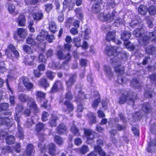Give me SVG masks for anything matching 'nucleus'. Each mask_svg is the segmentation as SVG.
<instances>
[{
	"label": "nucleus",
	"instance_id": "nucleus-1",
	"mask_svg": "<svg viewBox=\"0 0 156 156\" xmlns=\"http://www.w3.org/2000/svg\"><path fill=\"white\" fill-rule=\"evenodd\" d=\"M144 28L140 26L133 32V34L136 37H139L138 41L140 44L142 46H145L148 44L150 40L156 42V29L154 32L149 33V36L146 35V33Z\"/></svg>",
	"mask_w": 156,
	"mask_h": 156
},
{
	"label": "nucleus",
	"instance_id": "nucleus-2",
	"mask_svg": "<svg viewBox=\"0 0 156 156\" xmlns=\"http://www.w3.org/2000/svg\"><path fill=\"white\" fill-rule=\"evenodd\" d=\"M57 54L59 58L60 59H65L66 61L60 66H59V64L56 65L55 63L53 62L52 63V65L50 63L49 64V66L53 69H58L61 68H64L66 69H68V66L67 65V63L71 58L69 54L68 53L66 56H64L62 52L61 51H58Z\"/></svg>",
	"mask_w": 156,
	"mask_h": 156
},
{
	"label": "nucleus",
	"instance_id": "nucleus-3",
	"mask_svg": "<svg viewBox=\"0 0 156 156\" xmlns=\"http://www.w3.org/2000/svg\"><path fill=\"white\" fill-rule=\"evenodd\" d=\"M110 63L114 67L115 70L116 72L118 73V82L120 84H122L123 83V79L122 76H121L124 73V70L123 68H121L120 66L121 64L120 62L114 58L112 59V58L110 60Z\"/></svg>",
	"mask_w": 156,
	"mask_h": 156
},
{
	"label": "nucleus",
	"instance_id": "nucleus-4",
	"mask_svg": "<svg viewBox=\"0 0 156 156\" xmlns=\"http://www.w3.org/2000/svg\"><path fill=\"white\" fill-rule=\"evenodd\" d=\"M23 109V107L22 106L18 105L16 109V115L15 116V119L16 121L18 124V132L16 136L21 139L23 138L24 135L22 129L20 125L19 119L20 118L21 112Z\"/></svg>",
	"mask_w": 156,
	"mask_h": 156
},
{
	"label": "nucleus",
	"instance_id": "nucleus-5",
	"mask_svg": "<svg viewBox=\"0 0 156 156\" xmlns=\"http://www.w3.org/2000/svg\"><path fill=\"white\" fill-rule=\"evenodd\" d=\"M18 99L21 102H25L27 101V105L30 108H33L35 110L37 109V106L34 99L28 95L23 94H20L18 95Z\"/></svg>",
	"mask_w": 156,
	"mask_h": 156
},
{
	"label": "nucleus",
	"instance_id": "nucleus-6",
	"mask_svg": "<svg viewBox=\"0 0 156 156\" xmlns=\"http://www.w3.org/2000/svg\"><path fill=\"white\" fill-rule=\"evenodd\" d=\"M130 36L131 34L129 32L125 31L121 34V38L122 40L124 41V44L128 49L130 51H132L134 48V46L128 41L130 38Z\"/></svg>",
	"mask_w": 156,
	"mask_h": 156
},
{
	"label": "nucleus",
	"instance_id": "nucleus-7",
	"mask_svg": "<svg viewBox=\"0 0 156 156\" xmlns=\"http://www.w3.org/2000/svg\"><path fill=\"white\" fill-rule=\"evenodd\" d=\"M46 39L49 42H51L54 39V36L52 35H49L48 32L44 30H41L40 33L37 37V39L38 41L41 42L43 40Z\"/></svg>",
	"mask_w": 156,
	"mask_h": 156
},
{
	"label": "nucleus",
	"instance_id": "nucleus-8",
	"mask_svg": "<svg viewBox=\"0 0 156 156\" xmlns=\"http://www.w3.org/2000/svg\"><path fill=\"white\" fill-rule=\"evenodd\" d=\"M45 129V125L43 123L39 122L36 125V131L39 135V140L41 141H43L44 140L45 137L46 135L43 133H41L40 135V132L43 131Z\"/></svg>",
	"mask_w": 156,
	"mask_h": 156
},
{
	"label": "nucleus",
	"instance_id": "nucleus-9",
	"mask_svg": "<svg viewBox=\"0 0 156 156\" xmlns=\"http://www.w3.org/2000/svg\"><path fill=\"white\" fill-rule=\"evenodd\" d=\"M115 14L113 12L111 14H108L105 15L103 13H100L98 16V18L102 21H106L108 22H111L114 19Z\"/></svg>",
	"mask_w": 156,
	"mask_h": 156
},
{
	"label": "nucleus",
	"instance_id": "nucleus-10",
	"mask_svg": "<svg viewBox=\"0 0 156 156\" xmlns=\"http://www.w3.org/2000/svg\"><path fill=\"white\" fill-rule=\"evenodd\" d=\"M118 48L116 47L111 46H107L106 48L105 53L108 55H117L119 53L117 51Z\"/></svg>",
	"mask_w": 156,
	"mask_h": 156
},
{
	"label": "nucleus",
	"instance_id": "nucleus-11",
	"mask_svg": "<svg viewBox=\"0 0 156 156\" xmlns=\"http://www.w3.org/2000/svg\"><path fill=\"white\" fill-rule=\"evenodd\" d=\"M83 93L82 91H80L78 95L79 97L76 100L78 104V107L77 109V112H81L83 109V108L82 107L81 104V102L83 98H86L85 95L83 94Z\"/></svg>",
	"mask_w": 156,
	"mask_h": 156
},
{
	"label": "nucleus",
	"instance_id": "nucleus-12",
	"mask_svg": "<svg viewBox=\"0 0 156 156\" xmlns=\"http://www.w3.org/2000/svg\"><path fill=\"white\" fill-rule=\"evenodd\" d=\"M84 133L87 137V143L91 144L93 142V139L95 133L89 129H85Z\"/></svg>",
	"mask_w": 156,
	"mask_h": 156
},
{
	"label": "nucleus",
	"instance_id": "nucleus-13",
	"mask_svg": "<svg viewBox=\"0 0 156 156\" xmlns=\"http://www.w3.org/2000/svg\"><path fill=\"white\" fill-rule=\"evenodd\" d=\"M62 83L60 81H57L54 84L50 91L51 93H54L57 91L59 89L62 88Z\"/></svg>",
	"mask_w": 156,
	"mask_h": 156
},
{
	"label": "nucleus",
	"instance_id": "nucleus-14",
	"mask_svg": "<svg viewBox=\"0 0 156 156\" xmlns=\"http://www.w3.org/2000/svg\"><path fill=\"white\" fill-rule=\"evenodd\" d=\"M76 78V74H74L71 75L69 79L66 82V84L67 87H71L75 82Z\"/></svg>",
	"mask_w": 156,
	"mask_h": 156
},
{
	"label": "nucleus",
	"instance_id": "nucleus-15",
	"mask_svg": "<svg viewBox=\"0 0 156 156\" xmlns=\"http://www.w3.org/2000/svg\"><path fill=\"white\" fill-rule=\"evenodd\" d=\"M32 15L34 20L36 21L42 20L43 18V14L41 11L34 13Z\"/></svg>",
	"mask_w": 156,
	"mask_h": 156
},
{
	"label": "nucleus",
	"instance_id": "nucleus-16",
	"mask_svg": "<svg viewBox=\"0 0 156 156\" xmlns=\"http://www.w3.org/2000/svg\"><path fill=\"white\" fill-rule=\"evenodd\" d=\"M23 83L25 87L29 90H30L32 89L34 87L33 83L30 82L28 79L27 77H23Z\"/></svg>",
	"mask_w": 156,
	"mask_h": 156
},
{
	"label": "nucleus",
	"instance_id": "nucleus-17",
	"mask_svg": "<svg viewBox=\"0 0 156 156\" xmlns=\"http://www.w3.org/2000/svg\"><path fill=\"white\" fill-rule=\"evenodd\" d=\"M64 105L67 108L66 112L67 113H69L73 110L74 106L70 102L69 100H67L64 103Z\"/></svg>",
	"mask_w": 156,
	"mask_h": 156
},
{
	"label": "nucleus",
	"instance_id": "nucleus-18",
	"mask_svg": "<svg viewBox=\"0 0 156 156\" xmlns=\"http://www.w3.org/2000/svg\"><path fill=\"white\" fill-rule=\"evenodd\" d=\"M17 34L20 37L24 38L27 35V31L23 28H20L17 29Z\"/></svg>",
	"mask_w": 156,
	"mask_h": 156
},
{
	"label": "nucleus",
	"instance_id": "nucleus-19",
	"mask_svg": "<svg viewBox=\"0 0 156 156\" xmlns=\"http://www.w3.org/2000/svg\"><path fill=\"white\" fill-rule=\"evenodd\" d=\"M33 150V145L31 144H28L27 147L26 154H24L23 156H33L34 152Z\"/></svg>",
	"mask_w": 156,
	"mask_h": 156
},
{
	"label": "nucleus",
	"instance_id": "nucleus-20",
	"mask_svg": "<svg viewBox=\"0 0 156 156\" xmlns=\"http://www.w3.org/2000/svg\"><path fill=\"white\" fill-rule=\"evenodd\" d=\"M37 59V57L35 56H31L30 58H25L24 62L26 65L32 66L34 64V62Z\"/></svg>",
	"mask_w": 156,
	"mask_h": 156
},
{
	"label": "nucleus",
	"instance_id": "nucleus-21",
	"mask_svg": "<svg viewBox=\"0 0 156 156\" xmlns=\"http://www.w3.org/2000/svg\"><path fill=\"white\" fill-rule=\"evenodd\" d=\"M8 10L9 13L13 15H16L18 13V11L16 9L15 6L12 4H9Z\"/></svg>",
	"mask_w": 156,
	"mask_h": 156
},
{
	"label": "nucleus",
	"instance_id": "nucleus-22",
	"mask_svg": "<svg viewBox=\"0 0 156 156\" xmlns=\"http://www.w3.org/2000/svg\"><path fill=\"white\" fill-rule=\"evenodd\" d=\"M115 32H109L107 34L106 37V39L108 41H113L115 39Z\"/></svg>",
	"mask_w": 156,
	"mask_h": 156
},
{
	"label": "nucleus",
	"instance_id": "nucleus-23",
	"mask_svg": "<svg viewBox=\"0 0 156 156\" xmlns=\"http://www.w3.org/2000/svg\"><path fill=\"white\" fill-rule=\"evenodd\" d=\"M75 150L76 152L83 154H85L89 151L88 147L85 145L82 146L80 148L76 149Z\"/></svg>",
	"mask_w": 156,
	"mask_h": 156
},
{
	"label": "nucleus",
	"instance_id": "nucleus-24",
	"mask_svg": "<svg viewBox=\"0 0 156 156\" xmlns=\"http://www.w3.org/2000/svg\"><path fill=\"white\" fill-rule=\"evenodd\" d=\"M66 129V126L63 124H59L57 129V132L60 134L65 133Z\"/></svg>",
	"mask_w": 156,
	"mask_h": 156
},
{
	"label": "nucleus",
	"instance_id": "nucleus-25",
	"mask_svg": "<svg viewBox=\"0 0 156 156\" xmlns=\"http://www.w3.org/2000/svg\"><path fill=\"white\" fill-rule=\"evenodd\" d=\"M17 21L19 26L23 27L25 26L26 20L23 15H20L18 18Z\"/></svg>",
	"mask_w": 156,
	"mask_h": 156
},
{
	"label": "nucleus",
	"instance_id": "nucleus-26",
	"mask_svg": "<svg viewBox=\"0 0 156 156\" xmlns=\"http://www.w3.org/2000/svg\"><path fill=\"white\" fill-rule=\"evenodd\" d=\"M122 96L120 97L119 101V103L120 104L124 103L127 100L128 96V95L126 91H124L123 92H122Z\"/></svg>",
	"mask_w": 156,
	"mask_h": 156
},
{
	"label": "nucleus",
	"instance_id": "nucleus-27",
	"mask_svg": "<svg viewBox=\"0 0 156 156\" xmlns=\"http://www.w3.org/2000/svg\"><path fill=\"white\" fill-rule=\"evenodd\" d=\"M58 119V117L57 116L52 115V117L49 121V125L51 127H55L57 125L56 120Z\"/></svg>",
	"mask_w": 156,
	"mask_h": 156
},
{
	"label": "nucleus",
	"instance_id": "nucleus-28",
	"mask_svg": "<svg viewBox=\"0 0 156 156\" xmlns=\"http://www.w3.org/2000/svg\"><path fill=\"white\" fill-rule=\"evenodd\" d=\"M39 85L41 86L45 89L49 86V84L48 83L47 80L44 78L41 79L39 82Z\"/></svg>",
	"mask_w": 156,
	"mask_h": 156
},
{
	"label": "nucleus",
	"instance_id": "nucleus-29",
	"mask_svg": "<svg viewBox=\"0 0 156 156\" xmlns=\"http://www.w3.org/2000/svg\"><path fill=\"white\" fill-rule=\"evenodd\" d=\"M142 111L144 112L145 113H147L151 112V108L148 103L144 104L142 106Z\"/></svg>",
	"mask_w": 156,
	"mask_h": 156
},
{
	"label": "nucleus",
	"instance_id": "nucleus-30",
	"mask_svg": "<svg viewBox=\"0 0 156 156\" xmlns=\"http://www.w3.org/2000/svg\"><path fill=\"white\" fill-rule=\"evenodd\" d=\"M56 146L53 144H51L49 146L48 151L50 154L51 155H55L56 154Z\"/></svg>",
	"mask_w": 156,
	"mask_h": 156
},
{
	"label": "nucleus",
	"instance_id": "nucleus-31",
	"mask_svg": "<svg viewBox=\"0 0 156 156\" xmlns=\"http://www.w3.org/2000/svg\"><path fill=\"white\" fill-rule=\"evenodd\" d=\"M49 29L53 33H55L56 31V27L55 22L51 21L49 23Z\"/></svg>",
	"mask_w": 156,
	"mask_h": 156
},
{
	"label": "nucleus",
	"instance_id": "nucleus-32",
	"mask_svg": "<svg viewBox=\"0 0 156 156\" xmlns=\"http://www.w3.org/2000/svg\"><path fill=\"white\" fill-rule=\"evenodd\" d=\"M138 12L141 15H145L147 12V8L144 5H142L140 6L138 9Z\"/></svg>",
	"mask_w": 156,
	"mask_h": 156
},
{
	"label": "nucleus",
	"instance_id": "nucleus-33",
	"mask_svg": "<svg viewBox=\"0 0 156 156\" xmlns=\"http://www.w3.org/2000/svg\"><path fill=\"white\" fill-rule=\"evenodd\" d=\"M94 150L95 151L98 152L99 154L101 156H105V153L101 149V147L99 146H95Z\"/></svg>",
	"mask_w": 156,
	"mask_h": 156
},
{
	"label": "nucleus",
	"instance_id": "nucleus-34",
	"mask_svg": "<svg viewBox=\"0 0 156 156\" xmlns=\"http://www.w3.org/2000/svg\"><path fill=\"white\" fill-rule=\"evenodd\" d=\"M105 71L106 73L107 76L110 78L113 76V74L111 71V69L110 67L108 66H105L104 67Z\"/></svg>",
	"mask_w": 156,
	"mask_h": 156
},
{
	"label": "nucleus",
	"instance_id": "nucleus-35",
	"mask_svg": "<svg viewBox=\"0 0 156 156\" xmlns=\"http://www.w3.org/2000/svg\"><path fill=\"white\" fill-rule=\"evenodd\" d=\"M11 120L8 117L1 118L0 117V124H8L10 123Z\"/></svg>",
	"mask_w": 156,
	"mask_h": 156
},
{
	"label": "nucleus",
	"instance_id": "nucleus-36",
	"mask_svg": "<svg viewBox=\"0 0 156 156\" xmlns=\"http://www.w3.org/2000/svg\"><path fill=\"white\" fill-rule=\"evenodd\" d=\"M16 49L15 47L12 44H10L8 46V48L5 50V53L6 55L9 56V54L11 52H13Z\"/></svg>",
	"mask_w": 156,
	"mask_h": 156
},
{
	"label": "nucleus",
	"instance_id": "nucleus-37",
	"mask_svg": "<svg viewBox=\"0 0 156 156\" xmlns=\"http://www.w3.org/2000/svg\"><path fill=\"white\" fill-rule=\"evenodd\" d=\"M89 118V121L90 124L95 123L96 122V119L95 115L92 113H90L88 115Z\"/></svg>",
	"mask_w": 156,
	"mask_h": 156
},
{
	"label": "nucleus",
	"instance_id": "nucleus-38",
	"mask_svg": "<svg viewBox=\"0 0 156 156\" xmlns=\"http://www.w3.org/2000/svg\"><path fill=\"white\" fill-rule=\"evenodd\" d=\"M71 131L74 134V135L76 136L80 135V133L79 129L74 124H73V126L71 128Z\"/></svg>",
	"mask_w": 156,
	"mask_h": 156
},
{
	"label": "nucleus",
	"instance_id": "nucleus-39",
	"mask_svg": "<svg viewBox=\"0 0 156 156\" xmlns=\"http://www.w3.org/2000/svg\"><path fill=\"white\" fill-rule=\"evenodd\" d=\"M76 17L79 19H82L83 17L81 10L79 8L76 9L75 10Z\"/></svg>",
	"mask_w": 156,
	"mask_h": 156
},
{
	"label": "nucleus",
	"instance_id": "nucleus-40",
	"mask_svg": "<svg viewBox=\"0 0 156 156\" xmlns=\"http://www.w3.org/2000/svg\"><path fill=\"white\" fill-rule=\"evenodd\" d=\"M38 147L39 148H40V150L42 152L41 155V156H48L47 155L43 153V152L47 150V149L46 148L44 144L42 143H40L38 145Z\"/></svg>",
	"mask_w": 156,
	"mask_h": 156
},
{
	"label": "nucleus",
	"instance_id": "nucleus-41",
	"mask_svg": "<svg viewBox=\"0 0 156 156\" xmlns=\"http://www.w3.org/2000/svg\"><path fill=\"white\" fill-rule=\"evenodd\" d=\"M95 94L96 95V97L97 98L92 103V106L94 107H97L100 101V95L97 92Z\"/></svg>",
	"mask_w": 156,
	"mask_h": 156
},
{
	"label": "nucleus",
	"instance_id": "nucleus-42",
	"mask_svg": "<svg viewBox=\"0 0 156 156\" xmlns=\"http://www.w3.org/2000/svg\"><path fill=\"white\" fill-rule=\"evenodd\" d=\"M101 10V8L99 5L95 4L92 7V10L93 12L95 13L99 12Z\"/></svg>",
	"mask_w": 156,
	"mask_h": 156
},
{
	"label": "nucleus",
	"instance_id": "nucleus-43",
	"mask_svg": "<svg viewBox=\"0 0 156 156\" xmlns=\"http://www.w3.org/2000/svg\"><path fill=\"white\" fill-rule=\"evenodd\" d=\"M148 12L151 15L154 16L156 14V7L152 5L149 7L148 9Z\"/></svg>",
	"mask_w": 156,
	"mask_h": 156
},
{
	"label": "nucleus",
	"instance_id": "nucleus-44",
	"mask_svg": "<svg viewBox=\"0 0 156 156\" xmlns=\"http://www.w3.org/2000/svg\"><path fill=\"white\" fill-rule=\"evenodd\" d=\"M54 140L56 143L59 145H61L63 143V139L58 136H55Z\"/></svg>",
	"mask_w": 156,
	"mask_h": 156
},
{
	"label": "nucleus",
	"instance_id": "nucleus-45",
	"mask_svg": "<svg viewBox=\"0 0 156 156\" xmlns=\"http://www.w3.org/2000/svg\"><path fill=\"white\" fill-rule=\"evenodd\" d=\"M130 84L133 87H136L137 88H139L140 85L138 81L135 79L131 81Z\"/></svg>",
	"mask_w": 156,
	"mask_h": 156
},
{
	"label": "nucleus",
	"instance_id": "nucleus-46",
	"mask_svg": "<svg viewBox=\"0 0 156 156\" xmlns=\"http://www.w3.org/2000/svg\"><path fill=\"white\" fill-rule=\"evenodd\" d=\"M6 141V143L9 144H12L15 142L14 137L12 136H7Z\"/></svg>",
	"mask_w": 156,
	"mask_h": 156
},
{
	"label": "nucleus",
	"instance_id": "nucleus-47",
	"mask_svg": "<svg viewBox=\"0 0 156 156\" xmlns=\"http://www.w3.org/2000/svg\"><path fill=\"white\" fill-rule=\"evenodd\" d=\"M49 115V114L45 111L43 112L42 114L41 119L43 121L45 122L48 120V118Z\"/></svg>",
	"mask_w": 156,
	"mask_h": 156
},
{
	"label": "nucleus",
	"instance_id": "nucleus-48",
	"mask_svg": "<svg viewBox=\"0 0 156 156\" xmlns=\"http://www.w3.org/2000/svg\"><path fill=\"white\" fill-rule=\"evenodd\" d=\"M150 128L151 133L154 134H156V125L155 123H152L151 122Z\"/></svg>",
	"mask_w": 156,
	"mask_h": 156
},
{
	"label": "nucleus",
	"instance_id": "nucleus-49",
	"mask_svg": "<svg viewBox=\"0 0 156 156\" xmlns=\"http://www.w3.org/2000/svg\"><path fill=\"white\" fill-rule=\"evenodd\" d=\"M23 49L27 53L30 54L32 53V50L30 47L26 45L23 46Z\"/></svg>",
	"mask_w": 156,
	"mask_h": 156
},
{
	"label": "nucleus",
	"instance_id": "nucleus-50",
	"mask_svg": "<svg viewBox=\"0 0 156 156\" xmlns=\"http://www.w3.org/2000/svg\"><path fill=\"white\" fill-rule=\"evenodd\" d=\"M153 20V18L150 16L147 17L146 19V20H147V24L149 28H152L153 26L152 20Z\"/></svg>",
	"mask_w": 156,
	"mask_h": 156
},
{
	"label": "nucleus",
	"instance_id": "nucleus-51",
	"mask_svg": "<svg viewBox=\"0 0 156 156\" xmlns=\"http://www.w3.org/2000/svg\"><path fill=\"white\" fill-rule=\"evenodd\" d=\"M26 42L28 44H30L32 46L35 45L36 44L34 40L30 37H28L27 39Z\"/></svg>",
	"mask_w": 156,
	"mask_h": 156
},
{
	"label": "nucleus",
	"instance_id": "nucleus-52",
	"mask_svg": "<svg viewBox=\"0 0 156 156\" xmlns=\"http://www.w3.org/2000/svg\"><path fill=\"white\" fill-rule=\"evenodd\" d=\"M47 76L50 80H52L55 75V74L51 71H48L46 73Z\"/></svg>",
	"mask_w": 156,
	"mask_h": 156
},
{
	"label": "nucleus",
	"instance_id": "nucleus-53",
	"mask_svg": "<svg viewBox=\"0 0 156 156\" xmlns=\"http://www.w3.org/2000/svg\"><path fill=\"white\" fill-rule=\"evenodd\" d=\"M9 105L7 103H5L0 105V111L6 110L8 108Z\"/></svg>",
	"mask_w": 156,
	"mask_h": 156
},
{
	"label": "nucleus",
	"instance_id": "nucleus-54",
	"mask_svg": "<svg viewBox=\"0 0 156 156\" xmlns=\"http://www.w3.org/2000/svg\"><path fill=\"white\" fill-rule=\"evenodd\" d=\"M80 41V39L79 37L75 38L74 39L75 45L77 47H80L81 45Z\"/></svg>",
	"mask_w": 156,
	"mask_h": 156
},
{
	"label": "nucleus",
	"instance_id": "nucleus-55",
	"mask_svg": "<svg viewBox=\"0 0 156 156\" xmlns=\"http://www.w3.org/2000/svg\"><path fill=\"white\" fill-rule=\"evenodd\" d=\"M144 96L147 98H151L152 95V91L150 90H146L144 94Z\"/></svg>",
	"mask_w": 156,
	"mask_h": 156
},
{
	"label": "nucleus",
	"instance_id": "nucleus-56",
	"mask_svg": "<svg viewBox=\"0 0 156 156\" xmlns=\"http://www.w3.org/2000/svg\"><path fill=\"white\" fill-rule=\"evenodd\" d=\"M38 59L40 62H45L46 60L42 53H40L38 57Z\"/></svg>",
	"mask_w": 156,
	"mask_h": 156
},
{
	"label": "nucleus",
	"instance_id": "nucleus-57",
	"mask_svg": "<svg viewBox=\"0 0 156 156\" xmlns=\"http://www.w3.org/2000/svg\"><path fill=\"white\" fill-rule=\"evenodd\" d=\"M154 47H151L150 46V47H148L146 49L145 51L148 54H152L153 53V50H154Z\"/></svg>",
	"mask_w": 156,
	"mask_h": 156
},
{
	"label": "nucleus",
	"instance_id": "nucleus-58",
	"mask_svg": "<svg viewBox=\"0 0 156 156\" xmlns=\"http://www.w3.org/2000/svg\"><path fill=\"white\" fill-rule=\"evenodd\" d=\"M36 93L37 97L40 98H44L45 95V94L40 91H37Z\"/></svg>",
	"mask_w": 156,
	"mask_h": 156
},
{
	"label": "nucleus",
	"instance_id": "nucleus-59",
	"mask_svg": "<svg viewBox=\"0 0 156 156\" xmlns=\"http://www.w3.org/2000/svg\"><path fill=\"white\" fill-rule=\"evenodd\" d=\"M154 146H156V140H154L150 142H149L148 147L147 148V150L148 151L150 152L149 151V149L151 147Z\"/></svg>",
	"mask_w": 156,
	"mask_h": 156
},
{
	"label": "nucleus",
	"instance_id": "nucleus-60",
	"mask_svg": "<svg viewBox=\"0 0 156 156\" xmlns=\"http://www.w3.org/2000/svg\"><path fill=\"white\" fill-rule=\"evenodd\" d=\"M82 141L81 139L79 138H76L74 140V143L76 145H79L81 144Z\"/></svg>",
	"mask_w": 156,
	"mask_h": 156
},
{
	"label": "nucleus",
	"instance_id": "nucleus-61",
	"mask_svg": "<svg viewBox=\"0 0 156 156\" xmlns=\"http://www.w3.org/2000/svg\"><path fill=\"white\" fill-rule=\"evenodd\" d=\"M70 33L73 35H75L78 33V30L77 28H73L70 30Z\"/></svg>",
	"mask_w": 156,
	"mask_h": 156
},
{
	"label": "nucleus",
	"instance_id": "nucleus-62",
	"mask_svg": "<svg viewBox=\"0 0 156 156\" xmlns=\"http://www.w3.org/2000/svg\"><path fill=\"white\" fill-rule=\"evenodd\" d=\"M52 7L51 4H47L46 6L45 9L46 11L49 12V11L52 9Z\"/></svg>",
	"mask_w": 156,
	"mask_h": 156
},
{
	"label": "nucleus",
	"instance_id": "nucleus-63",
	"mask_svg": "<svg viewBox=\"0 0 156 156\" xmlns=\"http://www.w3.org/2000/svg\"><path fill=\"white\" fill-rule=\"evenodd\" d=\"M138 24V22L136 20H135L132 21L131 23H130V26L131 27H134V26H136Z\"/></svg>",
	"mask_w": 156,
	"mask_h": 156
},
{
	"label": "nucleus",
	"instance_id": "nucleus-64",
	"mask_svg": "<svg viewBox=\"0 0 156 156\" xmlns=\"http://www.w3.org/2000/svg\"><path fill=\"white\" fill-rule=\"evenodd\" d=\"M45 66L44 64H41L38 66V69L39 71H43L45 70Z\"/></svg>",
	"mask_w": 156,
	"mask_h": 156
}]
</instances>
